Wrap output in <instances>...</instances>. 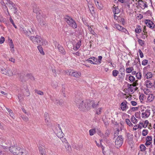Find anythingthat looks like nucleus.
<instances>
[{
	"label": "nucleus",
	"mask_w": 155,
	"mask_h": 155,
	"mask_svg": "<svg viewBox=\"0 0 155 155\" xmlns=\"http://www.w3.org/2000/svg\"><path fill=\"white\" fill-rule=\"evenodd\" d=\"M75 103L79 109L81 111L88 110L90 108V100H84L81 99L76 100Z\"/></svg>",
	"instance_id": "obj_1"
},
{
	"label": "nucleus",
	"mask_w": 155,
	"mask_h": 155,
	"mask_svg": "<svg viewBox=\"0 0 155 155\" xmlns=\"http://www.w3.org/2000/svg\"><path fill=\"white\" fill-rule=\"evenodd\" d=\"M10 152L15 155H28V152L17 146H12L10 147Z\"/></svg>",
	"instance_id": "obj_2"
},
{
	"label": "nucleus",
	"mask_w": 155,
	"mask_h": 155,
	"mask_svg": "<svg viewBox=\"0 0 155 155\" xmlns=\"http://www.w3.org/2000/svg\"><path fill=\"white\" fill-rule=\"evenodd\" d=\"M30 38L34 44L39 45H45L47 44L46 41L43 40L41 37L38 35H36L35 37L31 36Z\"/></svg>",
	"instance_id": "obj_3"
},
{
	"label": "nucleus",
	"mask_w": 155,
	"mask_h": 155,
	"mask_svg": "<svg viewBox=\"0 0 155 155\" xmlns=\"http://www.w3.org/2000/svg\"><path fill=\"white\" fill-rule=\"evenodd\" d=\"M0 70L3 74L9 76L16 74V72H12L10 69L8 67H3L0 68Z\"/></svg>",
	"instance_id": "obj_4"
},
{
	"label": "nucleus",
	"mask_w": 155,
	"mask_h": 155,
	"mask_svg": "<svg viewBox=\"0 0 155 155\" xmlns=\"http://www.w3.org/2000/svg\"><path fill=\"white\" fill-rule=\"evenodd\" d=\"M65 20L66 22L69 26L73 28H77V25L76 22L71 17L68 16L65 18Z\"/></svg>",
	"instance_id": "obj_5"
},
{
	"label": "nucleus",
	"mask_w": 155,
	"mask_h": 155,
	"mask_svg": "<svg viewBox=\"0 0 155 155\" xmlns=\"http://www.w3.org/2000/svg\"><path fill=\"white\" fill-rule=\"evenodd\" d=\"M46 17L45 15H41V12H39L38 14L37 15L36 17L37 19L41 26H43L45 25V22L44 21V19Z\"/></svg>",
	"instance_id": "obj_6"
},
{
	"label": "nucleus",
	"mask_w": 155,
	"mask_h": 155,
	"mask_svg": "<svg viewBox=\"0 0 155 155\" xmlns=\"http://www.w3.org/2000/svg\"><path fill=\"white\" fill-rule=\"evenodd\" d=\"M123 142V139L122 136H119L116 139L115 141L116 147L118 148L122 145Z\"/></svg>",
	"instance_id": "obj_7"
},
{
	"label": "nucleus",
	"mask_w": 155,
	"mask_h": 155,
	"mask_svg": "<svg viewBox=\"0 0 155 155\" xmlns=\"http://www.w3.org/2000/svg\"><path fill=\"white\" fill-rule=\"evenodd\" d=\"M54 44L55 45V48H56L58 49L59 51L62 54L64 55L66 54V52L63 47L59 44L56 41L54 42Z\"/></svg>",
	"instance_id": "obj_8"
},
{
	"label": "nucleus",
	"mask_w": 155,
	"mask_h": 155,
	"mask_svg": "<svg viewBox=\"0 0 155 155\" xmlns=\"http://www.w3.org/2000/svg\"><path fill=\"white\" fill-rule=\"evenodd\" d=\"M142 117L143 118H148L150 114V109H143L141 110Z\"/></svg>",
	"instance_id": "obj_9"
},
{
	"label": "nucleus",
	"mask_w": 155,
	"mask_h": 155,
	"mask_svg": "<svg viewBox=\"0 0 155 155\" xmlns=\"http://www.w3.org/2000/svg\"><path fill=\"white\" fill-rule=\"evenodd\" d=\"M20 30L22 32V33L25 35L26 36L29 37L31 34L33 33V31L32 29L31 30H28V31L24 28L21 27L20 29Z\"/></svg>",
	"instance_id": "obj_10"
},
{
	"label": "nucleus",
	"mask_w": 155,
	"mask_h": 155,
	"mask_svg": "<svg viewBox=\"0 0 155 155\" xmlns=\"http://www.w3.org/2000/svg\"><path fill=\"white\" fill-rule=\"evenodd\" d=\"M127 103V102L125 101L122 102L120 104V108L122 111H126L128 108Z\"/></svg>",
	"instance_id": "obj_11"
},
{
	"label": "nucleus",
	"mask_w": 155,
	"mask_h": 155,
	"mask_svg": "<svg viewBox=\"0 0 155 155\" xmlns=\"http://www.w3.org/2000/svg\"><path fill=\"white\" fill-rule=\"evenodd\" d=\"M138 2L139 6L143 9H144L146 7H147L148 6L147 4V2L145 1L139 0Z\"/></svg>",
	"instance_id": "obj_12"
},
{
	"label": "nucleus",
	"mask_w": 155,
	"mask_h": 155,
	"mask_svg": "<svg viewBox=\"0 0 155 155\" xmlns=\"http://www.w3.org/2000/svg\"><path fill=\"white\" fill-rule=\"evenodd\" d=\"M145 22L147 26L151 29H153L155 27V25L150 20H145Z\"/></svg>",
	"instance_id": "obj_13"
},
{
	"label": "nucleus",
	"mask_w": 155,
	"mask_h": 155,
	"mask_svg": "<svg viewBox=\"0 0 155 155\" xmlns=\"http://www.w3.org/2000/svg\"><path fill=\"white\" fill-rule=\"evenodd\" d=\"M114 28H116L119 31H123L125 33L126 31H127L125 28L118 24H114Z\"/></svg>",
	"instance_id": "obj_14"
},
{
	"label": "nucleus",
	"mask_w": 155,
	"mask_h": 155,
	"mask_svg": "<svg viewBox=\"0 0 155 155\" xmlns=\"http://www.w3.org/2000/svg\"><path fill=\"white\" fill-rule=\"evenodd\" d=\"M58 130H59V132H58L57 131H54V132L56 135L60 139L62 138L64 135V134L62 132V130L60 128H58Z\"/></svg>",
	"instance_id": "obj_15"
},
{
	"label": "nucleus",
	"mask_w": 155,
	"mask_h": 155,
	"mask_svg": "<svg viewBox=\"0 0 155 155\" xmlns=\"http://www.w3.org/2000/svg\"><path fill=\"white\" fill-rule=\"evenodd\" d=\"M97 60V59L95 57H91L87 60H86V61H87L88 62H89L92 64H96L94 63V61H96Z\"/></svg>",
	"instance_id": "obj_16"
},
{
	"label": "nucleus",
	"mask_w": 155,
	"mask_h": 155,
	"mask_svg": "<svg viewBox=\"0 0 155 155\" xmlns=\"http://www.w3.org/2000/svg\"><path fill=\"white\" fill-rule=\"evenodd\" d=\"M33 11L37 15L38 14L39 12H41L40 10L36 5H35L33 6Z\"/></svg>",
	"instance_id": "obj_17"
},
{
	"label": "nucleus",
	"mask_w": 155,
	"mask_h": 155,
	"mask_svg": "<svg viewBox=\"0 0 155 155\" xmlns=\"http://www.w3.org/2000/svg\"><path fill=\"white\" fill-rule=\"evenodd\" d=\"M146 86L148 88H151L153 86V84L148 80H147L145 82Z\"/></svg>",
	"instance_id": "obj_18"
},
{
	"label": "nucleus",
	"mask_w": 155,
	"mask_h": 155,
	"mask_svg": "<svg viewBox=\"0 0 155 155\" xmlns=\"http://www.w3.org/2000/svg\"><path fill=\"white\" fill-rule=\"evenodd\" d=\"M99 102L98 103H94V101H91V103H90V107L91 106L93 108H96L99 105Z\"/></svg>",
	"instance_id": "obj_19"
},
{
	"label": "nucleus",
	"mask_w": 155,
	"mask_h": 155,
	"mask_svg": "<svg viewBox=\"0 0 155 155\" xmlns=\"http://www.w3.org/2000/svg\"><path fill=\"white\" fill-rule=\"evenodd\" d=\"M71 76L76 78H78L80 77L81 75V73L78 72L76 71H73V73L72 74Z\"/></svg>",
	"instance_id": "obj_20"
},
{
	"label": "nucleus",
	"mask_w": 155,
	"mask_h": 155,
	"mask_svg": "<svg viewBox=\"0 0 155 155\" xmlns=\"http://www.w3.org/2000/svg\"><path fill=\"white\" fill-rule=\"evenodd\" d=\"M128 77L129 81L131 82H133L135 81V78L134 76L129 74H127L126 75V78H127Z\"/></svg>",
	"instance_id": "obj_21"
},
{
	"label": "nucleus",
	"mask_w": 155,
	"mask_h": 155,
	"mask_svg": "<svg viewBox=\"0 0 155 155\" xmlns=\"http://www.w3.org/2000/svg\"><path fill=\"white\" fill-rule=\"evenodd\" d=\"M55 103L57 105H59L61 106L64 103V101L60 99L58 100V99H56L55 101H54Z\"/></svg>",
	"instance_id": "obj_22"
},
{
	"label": "nucleus",
	"mask_w": 155,
	"mask_h": 155,
	"mask_svg": "<svg viewBox=\"0 0 155 155\" xmlns=\"http://www.w3.org/2000/svg\"><path fill=\"white\" fill-rule=\"evenodd\" d=\"M88 7L92 15H93L95 14L93 7L91 5H88Z\"/></svg>",
	"instance_id": "obj_23"
},
{
	"label": "nucleus",
	"mask_w": 155,
	"mask_h": 155,
	"mask_svg": "<svg viewBox=\"0 0 155 155\" xmlns=\"http://www.w3.org/2000/svg\"><path fill=\"white\" fill-rule=\"evenodd\" d=\"M113 12L114 14H118L120 11L118 7H115L114 8Z\"/></svg>",
	"instance_id": "obj_24"
},
{
	"label": "nucleus",
	"mask_w": 155,
	"mask_h": 155,
	"mask_svg": "<svg viewBox=\"0 0 155 155\" xmlns=\"http://www.w3.org/2000/svg\"><path fill=\"white\" fill-rule=\"evenodd\" d=\"M144 76H145V77L147 79L150 78H151L152 77V74L151 72H148L146 74H144Z\"/></svg>",
	"instance_id": "obj_25"
},
{
	"label": "nucleus",
	"mask_w": 155,
	"mask_h": 155,
	"mask_svg": "<svg viewBox=\"0 0 155 155\" xmlns=\"http://www.w3.org/2000/svg\"><path fill=\"white\" fill-rule=\"evenodd\" d=\"M154 96L153 94H150L147 98L148 100L150 102L152 101L154 99Z\"/></svg>",
	"instance_id": "obj_26"
},
{
	"label": "nucleus",
	"mask_w": 155,
	"mask_h": 155,
	"mask_svg": "<svg viewBox=\"0 0 155 155\" xmlns=\"http://www.w3.org/2000/svg\"><path fill=\"white\" fill-rule=\"evenodd\" d=\"M66 144L67 145L65 146L66 149L68 152H70L71 151V147L68 143H67Z\"/></svg>",
	"instance_id": "obj_27"
},
{
	"label": "nucleus",
	"mask_w": 155,
	"mask_h": 155,
	"mask_svg": "<svg viewBox=\"0 0 155 155\" xmlns=\"http://www.w3.org/2000/svg\"><path fill=\"white\" fill-rule=\"evenodd\" d=\"M147 127V125H145L143 123L140 122L138 126V128L141 129L142 127H143L144 128H146Z\"/></svg>",
	"instance_id": "obj_28"
},
{
	"label": "nucleus",
	"mask_w": 155,
	"mask_h": 155,
	"mask_svg": "<svg viewBox=\"0 0 155 155\" xmlns=\"http://www.w3.org/2000/svg\"><path fill=\"white\" fill-rule=\"evenodd\" d=\"M119 74V71L116 70H114L112 71V75L114 77H116Z\"/></svg>",
	"instance_id": "obj_29"
},
{
	"label": "nucleus",
	"mask_w": 155,
	"mask_h": 155,
	"mask_svg": "<svg viewBox=\"0 0 155 155\" xmlns=\"http://www.w3.org/2000/svg\"><path fill=\"white\" fill-rule=\"evenodd\" d=\"M7 3H6V4L8 5H11L12 7H14L15 6V5L14 4L13 2H12L11 0H7Z\"/></svg>",
	"instance_id": "obj_30"
},
{
	"label": "nucleus",
	"mask_w": 155,
	"mask_h": 155,
	"mask_svg": "<svg viewBox=\"0 0 155 155\" xmlns=\"http://www.w3.org/2000/svg\"><path fill=\"white\" fill-rule=\"evenodd\" d=\"M89 133L90 135L92 136L96 133V130L95 129H93L89 130Z\"/></svg>",
	"instance_id": "obj_31"
},
{
	"label": "nucleus",
	"mask_w": 155,
	"mask_h": 155,
	"mask_svg": "<svg viewBox=\"0 0 155 155\" xmlns=\"http://www.w3.org/2000/svg\"><path fill=\"white\" fill-rule=\"evenodd\" d=\"M68 47L70 50L72 49V47H73L74 45L71 42H68L67 44Z\"/></svg>",
	"instance_id": "obj_32"
},
{
	"label": "nucleus",
	"mask_w": 155,
	"mask_h": 155,
	"mask_svg": "<svg viewBox=\"0 0 155 155\" xmlns=\"http://www.w3.org/2000/svg\"><path fill=\"white\" fill-rule=\"evenodd\" d=\"M38 48L39 51L40 53L43 54H44V52L43 50V49L41 45H39L37 47Z\"/></svg>",
	"instance_id": "obj_33"
},
{
	"label": "nucleus",
	"mask_w": 155,
	"mask_h": 155,
	"mask_svg": "<svg viewBox=\"0 0 155 155\" xmlns=\"http://www.w3.org/2000/svg\"><path fill=\"white\" fill-rule=\"evenodd\" d=\"M102 110V108L100 107L96 109V113L97 115H99L101 113Z\"/></svg>",
	"instance_id": "obj_34"
},
{
	"label": "nucleus",
	"mask_w": 155,
	"mask_h": 155,
	"mask_svg": "<svg viewBox=\"0 0 155 155\" xmlns=\"http://www.w3.org/2000/svg\"><path fill=\"white\" fill-rule=\"evenodd\" d=\"M35 93L39 95H44V93L41 91L36 89L35 90Z\"/></svg>",
	"instance_id": "obj_35"
},
{
	"label": "nucleus",
	"mask_w": 155,
	"mask_h": 155,
	"mask_svg": "<svg viewBox=\"0 0 155 155\" xmlns=\"http://www.w3.org/2000/svg\"><path fill=\"white\" fill-rule=\"evenodd\" d=\"M52 86L54 88H56L58 86V83L56 82H53L51 84Z\"/></svg>",
	"instance_id": "obj_36"
},
{
	"label": "nucleus",
	"mask_w": 155,
	"mask_h": 155,
	"mask_svg": "<svg viewBox=\"0 0 155 155\" xmlns=\"http://www.w3.org/2000/svg\"><path fill=\"white\" fill-rule=\"evenodd\" d=\"M131 120L133 123L136 124L137 121V119H136L134 116H133L131 118Z\"/></svg>",
	"instance_id": "obj_37"
},
{
	"label": "nucleus",
	"mask_w": 155,
	"mask_h": 155,
	"mask_svg": "<svg viewBox=\"0 0 155 155\" xmlns=\"http://www.w3.org/2000/svg\"><path fill=\"white\" fill-rule=\"evenodd\" d=\"M140 151H144L145 150L146 147L144 145L141 144L140 147Z\"/></svg>",
	"instance_id": "obj_38"
},
{
	"label": "nucleus",
	"mask_w": 155,
	"mask_h": 155,
	"mask_svg": "<svg viewBox=\"0 0 155 155\" xmlns=\"http://www.w3.org/2000/svg\"><path fill=\"white\" fill-rule=\"evenodd\" d=\"M136 77L138 79H140L141 78V74L140 72H138L137 73Z\"/></svg>",
	"instance_id": "obj_39"
},
{
	"label": "nucleus",
	"mask_w": 155,
	"mask_h": 155,
	"mask_svg": "<svg viewBox=\"0 0 155 155\" xmlns=\"http://www.w3.org/2000/svg\"><path fill=\"white\" fill-rule=\"evenodd\" d=\"M148 133V131L147 130H143L142 132V134L143 136L147 135Z\"/></svg>",
	"instance_id": "obj_40"
},
{
	"label": "nucleus",
	"mask_w": 155,
	"mask_h": 155,
	"mask_svg": "<svg viewBox=\"0 0 155 155\" xmlns=\"http://www.w3.org/2000/svg\"><path fill=\"white\" fill-rule=\"evenodd\" d=\"M24 94L26 96H28L30 95V93L29 92L28 89H26L25 90V92L24 93Z\"/></svg>",
	"instance_id": "obj_41"
},
{
	"label": "nucleus",
	"mask_w": 155,
	"mask_h": 155,
	"mask_svg": "<svg viewBox=\"0 0 155 155\" xmlns=\"http://www.w3.org/2000/svg\"><path fill=\"white\" fill-rule=\"evenodd\" d=\"M140 26H138L135 29V32L136 33H139L141 32V30L140 29Z\"/></svg>",
	"instance_id": "obj_42"
},
{
	"label": "nucleus",
	"mask_w": 155,
	"mask_h": 155,
	"mask_svg": "<svg viewBox=\"0 0 155 155\" xmlns=\"http://www.w3.org/2000/svg\"><path fill=\"white\" fill-rule=\"evenodd\" d=\"M38 149L39 152L40 153L45 151V149L43 148L41 146L38 147Z\"/></svg>",
	"instance_id": "obj_43"
},
{
	"label": "nucleus",
	"mask_w": 155,
	"mask_h": 155,
	"mask_svg": "<svg viewBox=\"0 0 155 155\" xmlns=\"http://www.w3.org/2000/svg\"><path fill=\"white\" fill-rule=\"evenodd\" d=\"M73 70H68L66 72V73L68 75L71 76L72 74L73 73Z\"/></svg>",
	"instance_id": "obj_44"
},
{
	"label": "nucleus",
	"mask_w": 155,
	"mask_h": 155,
	"mask_svg": "<svg viewBox=\"0 0 155 155\" xmlns=\"http://www.w3.org/2000/svg\"><path fill=\"white\" fill-rule=\"evenodd\" d=\"M45 119V122L47 124V125H49L50 121L49 118H46Z\"/></svg>",
	"instance_id": "obj_45"
},
{
	"label": "nucleus",
	"mask_w": 155,
	"mask_h": 155,
	"mask_svg": "<svg viewBox=\"0 0 155 155\" xmlns=\"http://www.w3.org/2000/svg\"><path fill=\"white\" fill-rule=\"evenodd\" d=\"M110 132L109 131V130H106L105 133V138L106 137H107L109 136V135H110Z\"/></svg>",
	"instance_id": "obj_46"
},
{
	"label": "nucleus",
	"mask_w": 155,
	"mask_h": 155,
	"mask_svg": "<svg viewBox=\"0 0 155 155\" xmlns=\"http://www.w3.org/2000/svg\"><path fill=\"white\" fill-rule=\"evenodd\" d=\"M9 20L10 22L12 23V24L13 25L14 27L15 28H17V27L15 25V24L13 20L12 19V18L10 17L9 18Z\"/></svg>",
	"instance_id": "obj_47"
},
{
	"label": "nucleus",
	"mask_w": 155,
	"mask_h": 155,
	"mask_svg": "<svg viewBox=\"0 0 155 155\" xmlns=\"http://www.w3.org/2000/svg\"><path fill=\"white\" fill-rule=\"evenodd\" d=\"M146 141H150L152 142V136H148L146 138Z\"/></svg>",
	"instance_id": "obj_48"
},
{
	"label": "nucleus",
	"mask_w": 155,
	"mask_h": 155,
	"mask_svg": "<svg viewBox=\"0 0 155 155\" xmlns=\"http://www.w3.org/2000/svg\"><path fill=\"white\" fill-rule=\"evenodd\" d=\"M89 30L91 33L92 35H96V33L94 32L93 31L91 28L90 27L89 28Z\"/></svg>",
	"instance_id": "obj_49"
},
{
	"label": "nucleus",
	"mask_w": 155,
	"mask_h": 155,
	"mask_svg": "<svg viewBox=\"0 0 155 155\" xmlns=\"http://www.w3.org/2000/svg\"><path fill=\"white\" fill-rule=\"evenodd\" d=\"M95 4L96 5L97 8L101 10L102 9V7H101L99 5V2L98 1L95 2Z\"/></svg>",
	"instance_id": "obj_50"
},
{
	"label": "nucleus",
	"mask_w": 155,
	"mask_h": 155,
	"mask_svg": "<svg viewBox=\"0 0 155 155\" xmlns=\"http://www.w3.org/2000/svg\"><path fill=\"white\" fill-rule=\"evenodd\" d=\"M23 120L25 121H27L29 119L28 117L26 116H23L21 117Z\"/></svg>",
	"instance_id": "obj_51"
},
{
	"label": "nucleus",
	"mask_w": 155,
	"mask_h": 155,
	"mask_svg": "<svg viewBox=\"0 0 155 155\" xmlns=\"http://www.w3.org/2000/svg\"><path fill=\"white\" fill-rule=\"evenodd\" d=\"M148 63V61L147 60L145 59L143 60L142 62V65L145 66L147 65Z\"/></svg>",
	"instance_id": "obj_52"
},
{
	"label": "nucleus",
	"mask_w": 155,
	"mask_h": 155,
	"mask_svg": "<svg viewBox=\"0 0 155 155\" xmlns=\"http://www.w3.org/2000/svg\"><path fill=\"white\" fill-rule=\"evenodd\" d=\"M145 14L148 16H151L152 13L150 10H148L145 12Z\"/></svg>",
	"instance_id": "obj_53"
},
{
	"label": "nucleus",
	"mask_w": 155,
	"mask_h": 155,
	"mask_svg": "<svg viewBox=\"0 0 155 155\" xmlns=\"http://www.w3.org/2000/svg\"><path fill=\"white\" fill-rule=\"evenodd\" d=\"M8 112L9 113L10 116L11 117H12L13 118H14L15 117V116L13 114L12 111V110H11Z\"/></svg>",
	"instance_id": "obj_54"
},
{
	"label": "nucleus",
	"mask_w": 155,
	"mask_h": 155,
	"mask_svg": "<svg viewBox=\"0 0 155 155\" xmlns=\"http://www.w3.org/2000/svg\"><path fill=\"white\" fill-rule=\"evenodd\" d=\"M138 41L139 44L141 46H142L144 44V41L142 40L139 39Z\"/></svg>",
	"instance_id": "obj_55"
},
{
	"label": "nucleus",
	"mask_w": 155,
	"mask_h": 155,
	"mask_svg": "<svg viewBox=\"0 0 155 155\" xmlns=\"http://www.w3.org/2000/svg\"><path fill=\"white\" fill-rule=\"evenodd\" d=\"M125 121L128 125L130 126V124H131V122L129 119H126L125 120Z\"/></svg>",
	"instance_id": "obj_56"
},
{
	"label": "nucleus",
	"mask_w": 155,
	"mask_h": 155,
	"mask_svg": "<svg viewBox=\"0 0 155 155\" xmlns=\"http://www.w3.org/2000/svg\"><path fill=\"white\" fill-rule=\"evenodd\" d=\"M139 53L140 56L141 58H142L143 57V52H142L140 49L139 50Z\"/></svg>",
	"instance_id": "obj_57"
},
{
	"label": "nucleus",
	"mask_w": 155,
	"mask_h": 155,
	"mask_svg": "<svg viewBox=\"0 0 155 155\" xmlns=\"http://www.w3.org/2000/svg\"><path fill=\"white\" fill-rule=\"evenodd\" d=\"M27 76L28 77L29 76V77L32 80H34L35 78H34L32 75L31 74H28L27 75Z\"/></svg>",
	"instance_id": "obj_58"
},
{
	"label": "nucleus",
	"mask_w": 155,
	"mask_h": 155,
	"mask_svg": "<svg viewBox=\"0 0 155 155\" xmlns=\"http://www.w3.org/2000/svg\"><path fill=\"white\" fill-rule=\"evenodd\" d=\"M119 71L120 72H125V69L123 66L121 67L119 69Z\"/></svg>",
	"instance_id": "obj_59"
},
{
	"label": "nucleus",
	"mask_w": 155,
	"mask_h": 155,
	"mask_svg": "<svg viewBox=\"0 0 155 155\" xmlns=\"http://www.w3.org/2000/svg\"><path fill=\"white\" fill-rule=\"evenodd\" d=\"M5 40V39L3 37H2L0 39V43L1 44L3 43Z\"/></svg>",
	"instance_id": "obj_60"
},
{
	"label": "nucleus",
	"mask_w": 155,
	"mask_h": 155,
	"mask_svg": "<svg viewBox=\"0 0 155 155\" xmlns=\"http://www.w3.org/2000/svg\"><path fill=\"white\" fill-rule=\"evenodd\" d=\"M61 139L63 142V143H66V144L67 143H68V142H67V141L66 139L65 138L63 137H62V138H61Z\"/></svg>",
	"instance_id": "obj_61"
},
{
	"label": "nucleus",
	"mask_w": 155,
	"mask_h": 155,
	"mask_svg": "<svg viewBox=\"0 0 155 155\" xmlns=\"http://www.w3.org/2000/svg\"><path fill=\"white\" fill-rule=\"evenodd\" d=\"M120 21L122 23V24L124 25V24L125 23V20L124 18H121L120 20Z\"/></svg>",
	"instance_id": "obj_62"
},
{
	"label": "nucleus",
	"mask_w": 155,
	"mask_h": 155,
	"mask_svg": "<svg viewBox=\"0 0 155 155\" xmlns=\"http://www.w3.org/2000/svg\"><path fill=\"white\" fill-rule=\"evenodd\" d=\"M126 71L127 73H130L132 72L129 68H127L126 69Z\"/></svg>",
	"instance_id": "obj_63"
},
{
	"label": "nucleus",
	"mask_w": 155,
	"mask_h": 155,
	"mask_svg": "<svg viewBox=\"0 0 155 155\" xmlns=\"http://www.w3.org/2000/svg\"><path fill=\"white\" fill-rule=\"evenodd\" d=\"M120 132V130L118 128L117 130L115 131V136H116V135H118V134H119V132Z\"/></svg>",
	"instance_id": "obj_64"
}]
</instances>
